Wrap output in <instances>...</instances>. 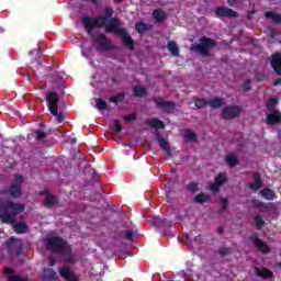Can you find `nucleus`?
Masks as SVG:
<instances>
[{"instance_id":"nucleus-1","label":"nucleus","mask_w":281,"mask_h":281,"mask_svg":"<svg viewBox=\"0 0 281 281\" xmlns=\"http://www.w3.org/2000/svg\"><path fill=\"white\" fill-rule=\"evenodd\" d=\"M25 212V204L5 200L0 202V221L13 227L15 234H27L30 226L25 222H16L14 216L23 214Z\"/></svg>"},{"instance_id":"nucleus-2","label":"nucleus","mask_w":281,"mask_h":281,"mask_svg":"<svg viewBox=\"0 0 281 281\" xmlns=\"http://www.w3.org/2000/svg\"><path fill=\"white\" fill-rule=\"evenodd\" d=\"M104 15H98L95 19H103L101 21L102 26L105 29L106 34H113L114 29L113 27H122V22L117 18H113V14H115V11H113V8L105 7L103 9Z\"/></svg>"},{"instance_id":"nucleus-3","label":"nucleus","mask_w":281,"mask_h":281,"mask_svg":"<svg viewBox=\"0 0 281 281\" xmlns=\"http://www.w3.org/2000/svg\"><path fill=\"white\" fill-rule=\"evenodd\" d=\"M216 45H217L216 41L207 36H202L200 38V43L192 44L190 49L191 52H195V54H199L200 56L207 58L210 57V50L214 49Z\"/></svg>"},{"instance_id":"nucleus-4","label":"nucleus","mask_w":281,"mask_h":281,"mask_svg":"<svg viewBox=\"0 0 281 281\" xmlns=\"http://www.w3.org/2000/svg\"><path fill=\"white\" fill-rule=\"evenodd\" d=\"M93 47L97 52H113L115 44L104 33L92 34Z\"/></svg>"},{"instance_id":"nucleus-5","label":"nucleus","mask_w":281,"mask_h":281,"mask_svg":"<svg viewBox=\"0 0 281 281\" xmlns=\"http://www.w3.org/2000/svg\"><path fill=\"white\" fill-rule=\"evenodd\" d=\"M5 245L10 258L13 259L16 258V256H21V254H23V243L21 239L12 236L7 240Z\"/></svg>"},{"instance_id":"nucleus-6","label":"nucleus","mask_w":281,"mask_h":281,"mask_svg":"<svg viewBox=\"0 0 281 281\" xmlns=\"http://www.w3.org/2000/svg\"><path fill=\"white\" fill-rule=\"evenodd\" d=\"M104 21L103 18H91V16H83L81 18V23L83 27L86 29V32L90 34V36L93 35V30H101V27H104L102 22Z\"/></svg>"},{"instance_id":"nucleus-7","label":"nucleus","mask_w":281,"mask_h":281,"mask_svg":"<svg viewBox=\"0 0 281 281\" xmlns=\"http://www.w3.org/2000/svg\"><path fill=\"white\" fill-rule=\"evenodd\" d=\"M22 183H23V176L21 175L15 176V182L11 183L10 188L2 190L1 194H7L12 199H19V196L23 194V190L21 189Z\"/></svg>"},{"instance_id":"nucleus-8","label":"nucleus","mask_w":281,"mask_h":281,"mask_svg":"<svg viewBox=\"0 0 281 281\" xmlns=\"http://www.w3.org/2000/svg\"><path fill=\"white\" fill-rule=\"evenodd\" d=\"M113 30L114 31H112V33L116 34V36H121V38L123 40V46L133 52V49H135V41H133V37L128 35V31H126V29H123L122 26H113Z\"/></svg>"},{"instance_id":"nucleus-9","label":"nucleus","mask_w":281,"mask_h":281,"mask_svg":"<svg viewBox=\"0 0 281 281\" xmlns=\"http://www.w3.org/2000/svg\"><path fill=\"white\" fill-rule=\"evenodd\" d=\"M46 249L50 251L63 252L67 249V241L63 237L54 236L47 239Z\"/></svg>"},{"instance_id":"nucleus-10","label":"nucleus","mask_w":281,"mask_h":281,"mask_svg":"<svg viewBox=\"0 0 281 281\" xmlns=\"http://www.w3.org/2000/svg\"><path fill=\"white\" fill-rule=\"evenodd\" d=\"M241 111L243 108H240L239 105H226L222 110V119L226 121L236 120V117L240 115Z\"/></svg>"},{"instance_id":"nucleus-11","label":"nucleus","mask_w":281,"mask_h":281,"mask_svg":"<svg viewBox=\"0 0 281 281\" xmlns=\"http://www.w3.org/2000/svg\"><path fill=\"white\" fill-rule=\"evenodd\" d=\"M46 102L48 106V111L52 115H56V109H58V102H60V97L58 92L50 91L46 94Z\"/></svg>"},{"instance_id":"nucleus-12","label":"nucleus","mask_w":281,"mask_h":281,"mask_svg":"<svg viewBox=\"0 0 281 281\" xmlns=\"http://www.w3.org/2000/svg\"><path fill=\"white\" fill-rule=\"evenodd\" d=\"M154 102L164 113H173L175 109H177L175 101H165L161 97L155 98Z\"/></svg>"},{"instance_id":"nucleus-13","label":"nucleus","mask_w":281,"mask_h":281,"mask_svg":"<svg viewBox=\"0 0 281 281\" xmlns=\"http://www.w3.org/2000/svg\"><path fill=\"white\" fill-rule=\"evenodd\" d=\"M215 14L216 16L226 19H236L238 16V12L227 7H217L215 9Z\"/></svg>"},{"instance_id":"nucleus-14","label":"nucleus","mask_w":281,"mask_h":281,"mask_svg":"<svg viewBox=\"0 0 281 281\" xmlns=\"http://www.w3.org/2000/svg\"><path fill=\"white\" fill-rule=\"evenodd\" d=\"M59 276L66 281H80L78 274H76V272H72L67 266L59 269Z\"/></svg>"},{"instance_id":"nucleus-15","label":"nucleus","mask_w":281,"mask_h":281,"mask_svg":"<svg viewBox=\"0 0 281 281\" xmlns=\"http://www.w3.org/2000/svg\"><path fill=\"white\" fill-rule=\"evenodd\" d=\"M270 65L274 74H277V76H281V54L279 52L271 55Z\"/></svg>"},{"instance_id":"nucleus-16","label":"nucleus","mask_w":281,"mask_h":281,"mask_svg":"<svg viewBox=\"0 0 281 281\" xmlns=\"http://www.w3.org/2000/svg\"><path fill=\"white\" fill-rule=\"evenodd\" d=\"M250 240L254 241L256 249L261 251V254H269V251H271V248L269 247V245L263 243L262 239L258 238V235L250 236Z\"/></svg>"},{"instance_id":"nucleus-17","label":"nucleus","mask_w":281,"mask_h":281,"mask_svg":"<svg viewBox=\"0 0 281 281\" xmlns=\"http://www.w3.org/2000/svg\"><path fill=\"white\" fill-rule=\"evenodd\" d=\"M270 112H272V113H270L266 116V124H268V126H276V124H280L281 123L280 110H274V111H270Z\"/></svg>"},{"instance_id":"nucleus-18","label":"nucleus","mask_w":281,"mask_h":281,"mask_svg":"<svg viewBox=\"0 0 281 281\" xmlns=\"http://www.w3.org/2000/svg\"><path fill=\"white\" fill-rule=\"evenodd\" d=\"M255 273L258 278H261L262 280H273L274 274L273 271L269 270V268H258L255 267Z\"/></svg>"},{"instance_id":"nucleus-19","label":"nucleus","mask_w":281,"mask_h":281,"mask_svg":"<svg viewBox=\"0 0 281 281\" xmlns=\"http://www.w3.org/2000/svg\"><path fill=\"white\" fill-rule=\"evenodd\" d=\"M156 139L161 148V150H165V153L170 157L172 155V150L170 148V144H168V140L166 138L161 137V134H156Z\"/></svg>"},{"instance_id":"nucleus-20","label":"nucleus","mask_w":281,"mask_h":281,"mask_svg":"<svg viewBox=\"0 0 281 281\" xmlns=\"http://www.w3.org/2000/svg\"><path fill=\"white\" fill-rule=\"evenodd\" d=\"M254 181L255 182H251L250 184H249V188H250V190H254V192H258V190L260 189V188H262V177L260 176V173H258V172H255L254 173Z\"/></svg>"},{"instance_id":"nucleus-21","label":"nucleus","mask_w":281,"mask_h":281,"mask_svg":"<svg viewBox=\"0 0 281 281\" xmlns=\"http://www.w3.org/2000/svg\"><path fill=\"white\" fill-rule=\"evenodd\" d=\"M41 194H46V199L43 202V205L45 207H53V205H56L58 203V199L56 196L52 195L49 191H44Z\"/></svg>"},{"instance_id":"nucleus-22","label":"nucleus","mask_w":281,"mask_h":281,"mask_svg":"<svg viewBox=\"0 0 281 281\" xmlns=\"http://www.w3.org/2000/svg\"><path fill=\"white\" fill-rule=\"evenodd\" d=\"M260 194L263 199H266V201H273V199H276V192L270 188H263L260 191Z\"/></svg>"},{"instance_id":"nucleus-23","label":"nucleus","mask_w":281,"mask_h":281,"mask_svg":"<svg viewBox=\"0 0 281 281\" xmlns=\"http://www.w3.org/2000/svg\"><path fill=\"white\" fill-rule=\"evenodd\" d=\"M153 16L158 23H161V21H166L167 19L166 11H164L162 9H155L153 12Z\"/></svg>"},{"instance_id":"nucleus-24","label":"nucleus","mask_w":281,"mask_h":281,"mask_svg":"<svg viewBox=\"0 0 281 281\" xmlns=\"http://www.w3.org/2000/svg\"><path fill=\"white\" fill-rule=\"evenodd\" d=\"M211 196L209 194H205L204 192H200L195 195L194 202L199 203L200 205H203L204 203H209L211 201Z\"/></svg>"},{"instance_id":"nucleus-25","label":"nucleus","mask_w":281,"mask_h":281,"mask_svg":"<svg viewBox=\"0 0 281 281\" xmlns=\"http://www.w3.org/2000/svg\"><path fill=\"white\" fill-rule=\"evenodd\" d=\"M147 94H148V92L146 91V88L143 86H135L133 88L134 98H144Z\"/></svg>"},{"instance_id":"nucleus-26","label":"nucleus","mask_w":281,"mask_h":281,"mask_svg":"<svg viewBox=\"0 0 281 281\" xmlns=\"http://www.w3.org/2000/svg\"><path fill=\"white\" fill-rule=\"evenodd\" d=\"M223 104H224L223 98H220V97H214L209 100V106H211V109H221Z\"/></svg>"},{"instance_id":"nucleus-27","label":"nucleus","mask_w":281,"mask_h":281,"mask_svg":"<svg viewBox=\"0 0 281 281\" xmlns=\"http://www.w3.org/2000/svg\"><path fill=\"white\" fill-rule=\"evenodd\" d=\"M148 126H150V128H166V124H164V121L154 117L150 121H147Z\"/></svg>"},{"instance_id":"nucleus-28","label":"nucleus","mask_w":281,"mask_h":281,"mask_svg":"<svg viewBox=\"0 0 281 281\" xmlns=\"http://www.w3.org/2000/svg\"><path fill=\"white\" fill-rule=\"evenodd\" d=\"M43 278L45 280L54 281V280H56V271H54V269H52V268H44L43 269Z\"/></svg>"},{"instance_id":"nucleus-29","label":"nucleus","mask_w":281,"mask_h":281,"mask_svg":"<svg viewBox=\"0 0 281 281\" xmlns=\"http://www.w3.org/2000/svg\"><path fill=\"white\" fill-rule=\"evenodd\" d=\"M266 19H270L273 23L281 25V14H278L273 11L266 12Z\"/></svg>"},{"instance_id":"nucleus-30","label":"nucleus","mask_w":281,"mask_h":281,"mask_svg":"<svg viewBox=\"0 0 281 281\" xmlns=\"http://www.w3.org/2000/svg\"><path fill=\"white\" fill-rule=\"evenodd\" d=\"M226 164L227 166H229L231 168H234L235 166H238V157H236V155L234 154H229L226 156Z\"/></svg>"},{"instance_id":"nucleus-31","label":"nucleus","mask_w":281,"mask_h":281,"mask_svg":"<svg viewBox=\"0 0 281 281\" xmlns=\"http://www.w3.org/2000/svg\"><path fill=\"white\" fill-rule=\"evenodd\" d=\"M167 49H169L172 56H179V46H177V43H175V41H170L168 43Z\"/></svg>"},{"instance_id":"nucleus-32","label":"nucleus","mask_w":281,"mask_h":281,"mask_svg":"<svg viewBox=\"0 0 281 281\" xmlns=\"http://www.w3.org/2000/svg\"><path fill=\"white\" fill-rule=\"evenodd\" d=\"M276 106H278V98L272 97L266 103V109H268L269 111H276Z\"/></svg>"},{"instance_id":"nucleus-33","label":"nucleus","mask_w":281,"mask_h":281,"mask_svg":"<svg viewBox=\"0 0 281 281\" xmlns=\"http://www.w3.org/2000/svg\"><path fill=\"white\" fill-rule=\"evenodd\" d=\"M95 108L98 109V111H106V109H109V103H106L104 99H97Z\"/></svg>"},{"instance_id":"nucleus-34","label":"nucleus","mask_w":281,"mask_h":281,"mask_svg":"<svg viewBox=\"0 0 281 281\" xmlns=\"http://www.w3.org/2000/svg\"><path fill=\"white\" fill-rule=\"evenodd\" d=\"M125 98H126V93L122 92V93L111 97L109 100H110V102H113L114 104H120V102H124Z\"/></svg>"},{"instance_id":"nucleus-35","label":"nucleus","mask_w":281,"mask_h":281,"mask_svg":"<svg viewBox=\"0 0 281 281\" xmlns=\"http://www.w3.org/2000/svg\"><path fill=\"white\" fill-rule=\"evenodd\" d=\"M33 137L36 139V142H41V139H45V137H47V132L42 130H34Z\"/></svg>"},{"instance_id":"nucleus-36","label":"nucleus","mask_w":281,"mask_h":281,"mask_svg":"<svg viewBox=\"0 0 281 281\" xmlns=\"http://www.w3.org/2000/svg\"><path fill=\"white\" fill-rule=\"evenodd\" d=\"M135 30L138 34H144V32H146V30H148V24L139 21L135 24Z\"/></svg>"},{"instance_id":"nucleus-37","label":"nucleus","mask_w":281,"mask_h":281,"mask_svg":"<svg viewBox=\"0 0 281 281\" xmlns=\"http://www.w3.org/2000/svg\"><path fill=\"white\" fill-rule=\"evenodd\" d=\"M214 181L217 183V186L223 187L224 183H227V176L221 172L215 177Z\"/></svg>"},{"instance_id":"nucleus-38","label":"nucleus","mask_w":281,"mask_h":281,"mask_svg":"<svg viewBox=\"0 0 281 281\" xmlns=\"http://www.w3.org/2000/svg\"><path fill=\"white\" fill-rule=\"evenodd\" d=\"M194 105L196 109H205L209 105V100L206 99H198L194 101Z\"/></svg>"},{"instance_id":"nucleus-39","label":"nucleus","mask_w":281,"mask_h":281,"mask_svg":"<svg viewBox=\"0 0 281 281\" xmlns=\"http://www.w3.org/2000/svg\"><path fill=\"white\" fill-rule=\"evenodd\" d=\"M184 135L189 142H196V133L192 130H186Z\"/></svg>"},{"instance_id":"nucleus-40","label":"nucleus","mask_w":281,"mask_h":281,"mask_svg":"<svg viewBox=\"0 0 281 281\" xmlns=\"http://www.w3.org/2000/svg\"><path fill=\"white\" fill-rule=\"evenodd\" d=\"M255 223L257 225V229H262V227H265V220L262 218V215H257L255 217Z\"/></svg>"},{"instance_id":"nucleus-41","label":"nucleus","mask_w":281,"mask_h":281,"mask_svg":"<svg viewBox=\"0 0 281 281\" xmlns=\"http://www.w3.org/2000/svg\"><path fill=\"white\" fill-rule=\"evenodd\" d=\"M187 190L189 192H199V183L198 182H191L187 186Z\"/></svg>"},{"instance_id":"nucleus-42","label":"nucleus","mask_w":281,"mask_h":281,"mask_svg":"<svg viewBox=\"0 0 281 281\" xmlns=\"http://www.w3.org/2000/svg\"><path fill=\"white\" fill-rule=\"evenodd\" d=\"M255 207H258L259 210H269V204H265L262 201H255L254 202Z\"/></svg>"},{"instance_id":"nucleus-43","label":"nucleus","mask_w":281,"mask_h":281,"mask_svg":"<svg viewBox=\"0 0 281 281\" xmlns=\"http://www.w3.org/2000/svg\"><path fill=\"white\" fill-rule=\"evenodd\" d=\"M112 130L116 133H122V123L117 120L113 122Z\"/></svg>"},{"instance_id":"nucleus-44","label":"nucleus","mask_w":281,"mask_h":281,"mask_svg":"<svg viewBox=\"0 0 281 281\" xmlns=\"http://www.w3.org/2000/svg\"><path fill=\"white\" fill-rule=\"evenodd\" d=\"M255 78L257 82H265V80H267V75L265 72H257Z\"/></svg>"},{"instance_id":"nucleus-45","label":"nucleus","mask_w":281,"mask_h":281,"mask_svg":"<svg viewBox=\"0 0 281 281\" xmlns=\"http://www.w3.org/2000/svg\"><path fill=\"white\" fill-rule=\"evenodd\" d=\"M54 117H56L57 122H63L65 120V112H58V108L56 109V114H52Z\"/></svg>"},{"instance_id":"nucleus-46","label":"nucleus","mask_w":281,"mask_h":281,"mask_svg":"<svg viewBox=\"0 0 281 281\" xmlns=\"http://www.w3.org/2000/svg\"><path fill=\"white\" fill-rule=\"evenodd\" d=\"M231 249L228 247H222L217 250V254H220V256L225 257V256H229Z\"/></svg>"},{"instance_id":"nucleus-47","label":"nucleus","mask_w":281,"mask_h":281,"mask_svg":"<svg viewBox=\"0 0 281 281\" xmlns=\"http://www.w3.org/2000/svg\"><path fill=\"white\" fill-rule=\"evenodd\" d=\"M30 279L27 278H22L21 276H11L8 278V281H29Z\"/></svg>"},{"instance_id":"nucleus-48","label":"nucleus","mask_w":281,"mask_h":281,"mask_svg":"<svg viewBox=\"0 0 281 281\" xmlns=\"http://www.w3.org/2000/svg\"><path fill=\"white\" fill-rule=\"evenodd\" d=\"M243 89H244L245 92L251 91V79H247V80L244 82Z\"/></svg>"},{"instance_id":"nucleus-49","label":"nucleus","mask_w":281,"mask_h":281,"mask_svg":"<svg viewBox=\"0 0 281 281\" xmlns=\"http://www.w3.org/2000/svg\"><path fill=\"white\" fill-rule=\"evenodd\" d=\"M123 120L125 122H135V120H137V114L132 113L130 115L124 116Z\"/></svg>"},{"instance_id":"nucleus-50","label":"nucleus","mask_w":281,"mask_h":281,"mask_svg":"<svg viewBox=\"0 0 281 281\" xmlns=\"http://www.w3.org/2000/svg\"><path fill=\"white\" fill-rule=\"evenodd\" d=\"M221 188L222 187H220V184L214 181V183L210 184L209 190H211V192H218V190H221Z\"/></svg>"},{"instance_id":"nucleus-51","label":"nucleus","mask_w":281,"mask_h":281,"mask_svg":"<svg viewBox=\"0 0 281 281\" xmlns=\"http://www.w3.org/2000/svg\"><path fill=\"white\" fill-rule=\"evenodd\" d=\"M221 205L223 210H227L229 207V200H227V198H222Z\"/></svg>"},{"instance_id":"nucleus-52","label":"nucleus","mask_w":281,"mask_h":281,"mask_svg":"<svg viewBox=\"0 0 281 281\" xmlns=\"http://www.w3.org/2000/svg\"><path fill=\"white\" fill-rule=\"evenodd\" d=\"M167 223L168 222L166 220H158L154 223V225H156L157 227H166Z\"/></svg>"},{"instance_id":"nucleus-53","label":"nucleus","mask_w":281,"mask_h":281,"mask_svg":"<svg viewBox=\"0 0 281 281\" xmlns=\"http://www.w3.org/2000/svg\"><path fill=\"white\" fill-rule=\"evenodd\" d=\"M133 231H126L125 232V240H133Z\"/></svg>"},{"instance_id":"nucleus-54","label":"nucleus","mask_w":281,"mask_h":281,"mask_svg":"<svg viewBox=\"0 0 281 281\" xmlns=\"http://www.w3.org/2000/svg\"><path fill=\"white\" fill-rule=\"evenodd\" d=\"M100 173H98V171H93V173H92V179H93V181H100Z\"/></svg>"},{"instance_id":"nucleus-55","label":"nucleus","mask_w":281,"mask_h":281,"mask_svg":"<svg viewBox=\"0 0 281 281\" xmlns=\"http://www.w3.org/2000/svg\"><path fill=\"white\" fill-rule=\"evenodd\" d=\"M273 87H280L281 86V78H277L273 80Z\"/></svg>"},{"instance_id":"nucleus-56","label":"nucleus","mask_w":281,"mask_h":281,"mask_svg":"<svg viewBox=\"0 0 281 281\" xmlns=\"http://www.w3.org/2000/svg\"><path fill=\"white\" fill-rule=\"evenodd\" d=\"M56 265V258L50 257L48 260V266L54 267Z\"/></svg>"},{"instance_id":"nucleus-57","label":"nucleus","mask_w":281,"mask_h":281,"mask_svg":"<svg viewBox=\"0 0 281 281\" xmlns=\"http://www.w3.org/2000/svg\"><path fill=\"white\" fill-rule=\"evenodd\" d=\"M4 273H5V276H8L10 273H14V269L7 267V268H4Z\"/></svg>"},{"instance_id":"nucleus-58","label":"nucleus","mask_w":281,"mask_h":281,"mask_svg":"<svg viewBox=\"0 0 281 281\" xmlns=\"http://www.w3.org/2000/svg\"><path fill=\"white\" fill-rule=\"evenodd\" d=\"M238 0H227L228 5L234 7Z\"/></svg>"},{"instance_id":"nucleus-59","label":"nucleus","mask_w":281,"mask_h":281,"mask_svg":"<svg viewBox=\"0 0 281 281\" xmlns=\"http://www.w3.org/2000/svg\"><path fill=\"white\" fill-rule=\"evenodd\" d=\"M224 232H225V228H223V226H220V227L217 228V233H218V234L223 235Z\"/></svg>"}]
</instances>
